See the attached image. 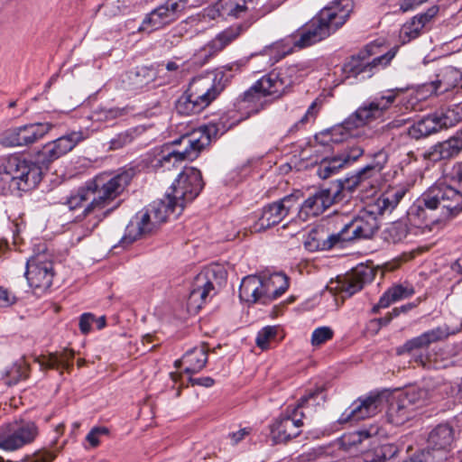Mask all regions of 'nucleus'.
Segmentation results:
<instances>
[{
    "label": "nucleus",
    "instance_id": "1",
    "mask_svg": "<svg viewBox=\"0 0 462 462\" xmlns=\"http://www.w3.org/2000/svg\"><path fill=\"white\" fill-rule=\"evenodd\" d=\"M129 181L130 177L126 172H103L87 182L92 193L93 202L87 205L83 210V215L88 217L84 236H88L116 208L111 204L124 191Z\"/></svg>",
    "mask_w": 462,
    "mask_h": 462
},
{
    "label": "nucleus",
    "instance_id": "2",
    "mask_svg": "<svg viewBox=\"0 0 462 462\" xmlns=\"http://www.w3.org/2000/svg\"><path fill=\"white\" fill-rule=\"evenodd\" d=\"M404 195L403 189H393L369 202L356 217L345 223L339 230L342 245L355 239L370 238L379 227L378 216L392 212Z\"/></svg>",
    "mask_w": 462,
    "mask_h": 462
},
{
    "label": "nucleus",
    "instance_id": "3",
    "mask_svg": "<svg viewBox=\"0 0 462 462\" xmlns=\"http://www.w3.org/2000/svg\"><path fill=\"white\" fill-rule=\"evenodd\" d=\"M226 80L225 68L194 78L177 101L178 113L185 116L200 113L224 90Z\"/></svg>",
    "mask_w": 462,
    "mask_h": 462
},
{
    "label": "nucleus",
    "instance_id": "4",
    "mask_svg": "<svg viewBox=\"0 0 462 462\" xmlns=\"http://www.w3.org/2000/svg\"><path fill=\"white\" fill-rule=\"evenodd\" d=\"M41 180V168L20 156H10L0 166V193L3 195L31 190Z\"/></svg>",
    "mask_w": 462,
    "mask_h": 462
},
{
    "label": "nucleus",
    "instance_id": "5",
    "mask_svg": "<svg viewBox=\"0 0 462 462\" xmlns=\"http://www.w3.org/2000/svg\"><path fill=\"white\" fill-rule=\"evenodd\" d=\"M293 71L292 69L273 70L258 79L244 93L243 103L245 107L257 113L263 108L265 97L277 98L282 96L294 82L291 77Z\"/></svg>",
    "mask_w": 462,
    "mask_h": 462
},
{
    "label": "nucleus",
    "instance_id": "6",
    "mask_svg": "<svg viewBox=\"0 0 462 462\" xmlns=\"http://www.w3.org/2000/svg\"><path fill=\"white\" fill-rule=\"evenodd\" d=\"M243 32L241 25H233L220 32L211 41L197 50L189 63L181 66L175 61H168L165 65L167 71L173 73L175 80H180L186 75V67L190 63L196 67H202L217 57L228 45L235 42Z\"/></svg>",
    "mask_w": 462,
    "mask_h": 462
},
{
    "label": "nucleus",
    "instance_id": "7",
    "mask_svg": "<svg viewBox=\"0 0 462 462\" xmlns=\"http://www.w3.org/2000/svg\"><path fill=\"white\" fill-rule=\"evenodd\" d=\"M171 213L176 211L172 208L171 202L167 203L165 199L154 201L144 211L137 213L132 218L120 243L125 246L142 236L152 234L167 220Z\"/></svg>",
    "mask_w": 462,
    "mask_h": 462
},
{
    "label": "nucleus",
    "instance_id": "8",
    "mask_svg": "<svg viewBox=\"0 0 462 462\" xmlns=\"http://www.w3.org/2000/svg\"><path fill=\"white\" fill-rule=\"evenodd\" d=\"M212 134H216L215 126H205L173 141L172 144L178 145L180 148L163 154L158 160L160 165L170 170V166L174 167L177 162L195 160L200 152L209 144Z\"/></svg>",
    "mask_w": 462,
    "mask_h": 462
},
{
    "label": "nucleus",
    "instance_id": "9",
    "mask_svg": "<svg viewBox=\"0 0 462 462\" xmlns=\"http://www.w3.org/2000/svg\"><path fill=\"white\" fill-rule=\"evenodd\" d=\"M323 387H317L310 390L306 394L300 397L296 406H288L284 413L272 426V436L276 443H286L301 433L303 426L304 413L301 408L318 396L323 393Z\"/></svg>",
    "mask_w": 462,
    "mask_h": 462
},
{
    "label": "nucleus",
    "instance_id": "10",
    "mask_svg": "<svg viewBox=\"0 0 462 462\" xmlns=\"http://www.w3.org/2000/svg\"><path fill=\"white\" fill-rule=\"evenodd\" d=\"M354 8L352 0H336L324 7L306 26L318 42L328 38L342 27Z\"/></svg>",
    "mask_w": 462,
    "mask_h": 462
},
{
    "label": "nucleus",
    "instance_id": "11",
    "mask_svg": "<svg viewBox=\"0 0 462 462\" xmlns=\"http://www.w3.org/2000/svg\"><path fill=\"white\" fill-rule=\"evenodd\" d=\"M434 189H442L441 184L430 188L421 198L413 204L408 213L407 220L409 225L420 231V234L426 235L428 233L438 231L442 225V222L439 219H429L427 209L435 210L441 209V213L445 217H454L448 212L447 205L444 204L441 199H431Z\"/></svg>",
    "mask_w": 462,
    "mask_h": 462
},
{
    "label": "nucleus",
    "instance_id": "12",
    "mask_svg": "<svg viewBox=\"0 0 462 462\" xmlns=\"http://www.w3.org/2000/svg\"><path fill=\"white\" fill-rule=\"evenodd\" d=\"M204 186L201 172L193 167H187L178 175L167 192L165 200L180 215L185 205L199 196Z\"/></svg>",
    "mask_w": 462,
    "mask_h": 462
},
{
    "label": "nucleus",
    "instance_id": "13",
    "mask_svg": "<svg viewBox=\"0 0 462 462\" xmlns=\"http://www.w3.org/2000/svg\"><path fill=\"white\" fill-rule=\"evenodd\" d=\"M39 435L37 424L29 420L19 419L0 427V448L15 451L32 444Z\"/></svg>",
    "mask_w": 462,
    "mask_h": 462
},
{
    "label": "nucleus",
    "instance_id": "14",
    "mask_svg": "<svg viewBox=\"0 0 462 462\" xmlns=\"http://www.w3.org/2000/svg\"><path fill=\"white\" fill-rule=\"evenodd\" d=\"M429 392L426 389L411 387L400 394L391 403L387 411V420L395 426H401L414 416L415 411L426 405Z\"/></svg>",
    "mask_w": 462,
    "mask_h": 462
},
{
    "label": "nucleus",
    "instance_id": "15",
    "mask_svg": "<svg viewBox=\"0 0 462 462\" xmlns=\"http://www.w3.org/2000/svg\"><path fill=\"white\" fill-rule=\"evenodd\" d=\"M88 137V131L79 130L68 133L56 140L46 143L39 152V163L49 165L61 156L72 151L79 143Z\"/></svg>",
    "mask_w": 462,
    "mask_h": 462
},
{
    "label": "nucleus",
    "instance_id": "16",
    "mask_svg": "<svg viewBox=\"0 0 462 462\" xmlns=\"http://www.w3.org/2000/svg\"><path fill=\"white\" fill-rule=\"evenodd\" d=\"M25 276L30 287L45 291L51 287L54 277L51 255L42 253L32 256L26 263Z\"/></svg>",
    "mask_w": 462,
    "mask_h": 462
},
{
    "label": "nucleus",
    "instance_id": "17",
    "mask_svg": "<svg viewBox=\"0 0 462 462\" xmlns=\"http://www.w3.org/2000/svg\"><path fill=\"white\" fill-rule=\"evenodd\" d=\"M409 87L394 88L382 92L380 97H375L374 100L364 104L356 112H354L353 118H358L359 124L370 123L380 117L395 102L396 98L405 93Z\"/></svg>",
    "mask_w": 462,
    "mask_h": 462
},
{
    "label": "nucleus",
    "instance_id": "18",
    "mask_svg": "<svg viewBox=\"0 0 462 462\" xmlns=\"http://www.w3.org/2000/svg\"><path fill=\"white\" fill-rule=\"evenodd\" d=\"M393 56V53L387 52L370 60L367 51H361L356 56H353L345 64L344 70L348 74V76L368 79L371 78L380 68H383L389 64Z\"/></svg>",
    "mask_w": 462,
    "mask_h": 462
},
{
    "label": "nucleus",
    "instance_id": "19",
    "mask_svg": "<svg viewBox=\"0 0 462 462\" xmlns=\"http://www.w3.org/2000/svg\"><path fill=\"white\" fill-rule=\"evenodd\" d=\"M184 7L182 0H167L145 16L139 30L152 32L161 29L176 21Z\"/></svg>",
    "mask_w": 462,
    "mask_h": 462
},
{
    "label": "nucleus",
    "instance_id": "20",
    "mask_svg": "<svg viewBox=\"0 0 462 462\" xmlns=\"http://www.w3.org/2000/svg\"><path fill=\"white\" fill-rule=\"evenodd\" d=\"M382 402L383 399L379 394L358 398L341 413L337 421L341 424L352 423L374 416L381 411Z\"/></svg>",
    "mask_w": 462,
    "mask_h": 462
},
{
    "label": "nucleus",
    "instance_id": "21",
    "mask_svg": "<svg viewBox=\"0 0 462 462\" xmlns=\"http://www.w3.org/2000/svg\"><path fill=\"white\" fill-rule=\"evenodd\" d=\"M298 208V197L291 194L263 208L257 229H266L279 224L293 209Z\"/></svg>",
    "mask_w": 462,
    "mask_h": 462
},
{
    "label": "nucleus",
    "instance_id": "22",
    "mask_svg": "<svg viewBox=\"0 0 462 462\" xmlns=\"http://www.w3.org/2000/svg\"><path fill=\"white\" fill-rule=\"evenodd\" d=\"M214 279H216V271L213 268H207L195 277L189 297V303L191 306L200 308L208 297L216 293Z\"/></svg>",
    "mask_w": 462,
    "mask_h": 462
},
{
    "label": "nucleus",
    "instance_id": "23",
    "mask_svg": "<svg viewBox=\"0 0 462 462\" xmlns=\"http://www.w3.org/2000/svg\"><path fill=\"white\" fill-rule=\"evenodd\" d=\"M374 271L368 266H359L346 274L343 278H339L336 282L335 289L343 296L350 297L356 292L363 289L365 284L374 280Z\"/></svg>",
    "mask_w": 462,
    "mask_h": 462
},
{
    "label": "nucleus",
    "instance_id": "24",
    "mask_svg": "<svg viewBox=\"0 0 462 462\" xmlns=\"http://www.w3.org/2000/svg\"><path fill=\"white\" fill-rule=\"evenodd\" d=\"M388 162V153L380 150L373 156L372 162L348 180L349 188L361 187L363 189L373 186L372 180L377 177Z\"/></svg>",
    "mask_w": 462,
    "mask_h": 462
},
{
    "label": "nucleus",
    "instance_id": "25",
    "mask_svg": "<svg viewBox=\"0 0 462 462\" xmlns=\"http://www.w3.org/2000/svg\"><path fill=\"white\" fill-rule=\"evenodd\" d=\"M453 333L454 332L449 331L448 327L446 325L437 327L408 340L403 346L398 348L397 353L402 355L404 353H411L418 349H424L432 343L446 339Z\"/></svg>",
    "mask_w": 462,
    "mask_h": 462
},
{
    "label": "nucleus",
    "instance_id": "26",
    "mask_svg": "<svg viewBox=\"0 0 462 462\" xmlns=\"http://www.w3.org/2000/svg\"><path fill=\"white\" fill-rule=\"evenodd\" d=\"M455 179L458 182V189L441 184L442 189H434L431 199H441L451 215H457L462 211V168H459Z\"/></svg>",
    "mask_w": 462,
    "mask_h": 462
},
{
    "label": "nucleus",
    "instance_id": "27",
    "mask_svg": "<svg viewBox=\"0 0 462 462\" xmlns=\"http://www.w3.org/2000/svg\"><path fill=\"white\" fill-rule=\"evenodd\" d=\"M334 202V196L329 189H319L310 196L301 204L299 209V217L307 220L310 217H317L322 214Z\"/></svg>",
    "mask_w": 462,
    "mask_h": 462
},
{
    "label": "nucleus",
    "instance_id": "28",
    "mask_svg": "<svg viewBox=\"0 0 462 462\" xmlns=\"http://www.w3.org/2000/svg\"><path fill=\"white\" fill-rule=\"evenodd\" d=\"M335 246H343L338 232L328 235L323 226L312 228L304 241V247L310 252L329 250Z\"/></svg>",
    "mask_w": 462,
    "mask_h": 462
},
{
    "label": "nucleus",
    "instance_id": "29",
    "mask_svg": "<svg viewBox=\"0 0 462 462\" xmlns=\"http://www.w3.org/2000/svg\"><path fill=\"white\" fill-rule=\"evenodd\" d=\"M438 7L432 6L425 13L415 15L405 23L400 30V38L403 43L419 37L422 30L431 22L438 14Z\"/></svg>",
    "mask_w": 462,
    "mask_h": 462
},
{
    "label": "nucleus",
    "instance_id": "30",
    "mask_svg": "<svg viewBox=\"0 0 462 462\" xmlns=\"http://www.w3.org/2000/svg\"><path fill=\"white\" fill-rule=\"evenodd\" d=\"M462 151V135L453 136L444 142L438 143L423 153L425 160L437 162L450 159Z\"/></svg>",
    "mask_w": 462,
    "mask_h": 462
},
{
    "label": "nucleus",
    "instance_id": "31",
    "mask_svg": "<svg viewBox=\"0 0 462 462\" xmlns=\"http://www.w3.org/2000/svg\"><path fill=\"white\" fill-rule=\"evenodd\" d=\"M454 440L453 428L447 423L439 424L429 434L428 448L432 450L449 451Z\"/></svg>",
    "mask_w": 462,
    "mask_h": 462
},
{
    "label": "nucleus",
    "instance_id": "32",
    "mask_svg": "<svg viewBox=\"0 0 462 462\" xmlns=\"http://www.w3.org/2000/svg\"><path fill=\"white\" fill-rule=\"evenodd\" d=\"M239 298L245 302L255 303L261 301L264 304L262 277L249 275L244 278L239 288Z\"/></svg>",
    "mask_w": 462,
    "mask_h": 462
},
{
    "label": "nucleus",
    "instance_id": "33",
    "mask_svg": "<svg viewBox=\"0 0 462 462\" xmlns=\"http://www.w3.org/2000/svg\"><path fill=\"white\" fill-rule=\"evenodd\" d=\"M264 304L279 298L289 287L288 278L285 274L275 273L269 276H263Z\"/></svg>",
    "mask_w": 462,
    "mask_h": 462
},
{
    "label": "nucleus",
    "instance_id": "34",
    "mask_svg": "<svg viewBox=\"0 0 462 462\" xmlns=\"http://www.w3.org/2000/svg\"><path fill=\"white\" fill-rule=\"evenodd\" d=\"M208 362V349L205 346H199L189 349L182 356L181 360L175 362V366L180 364L185 365V372L188 374H196L202 370Z\"/></svg>",
    "mask_w": 462,
    "mask_h": 462
},
{
    "label": "nucleus",
    "instance_id": "35",
    "mask_svg": "<svg viewBox=\"0 0 462 462\" xmlns=\"http://www.w3.org/2000/svg\"><path fill=\"white\" fill-rule=\"evenodd\" d=\"M75 353L71 349H64L58 353H51L48 356H42L37 358V362L43 369H63L69 371L72 366L71 360Z\"/></svg>",
    "mask_w": 462,
    "mask_h": 462
},
{
    "label": "nucleus",
    "instance_id": "36",
    "mask_svg": "<svg viewBox=\"0 0 462 462\" xmlns=\"http://www.w3.org/2000/svg\"><path fill=\"white\" fill-rule=\"evenodd\" d=\"M414 289L411 285L397 284L389 288L380 298L378 303L373 307V312L376 313L381 308H387L392 303L407 299L414 294Z\"/></svg>",
    "mask_w": 462,
    "mask_h": 462
},
{
    "label": "nucleus",
    "instance_id": "37",
    "mask_svg": "<svg viewBox=\"0 0 462 462\" xmlns=\"http://www.w3.org/2000/svg\"><path fill=\"white\" fill-rule=\"evenodd\" d=\"M435 115H430L410 126L406 132L407 135L415 140L428 137L439 131V125Z\"/></svg>",
    "mask_w": 462,
    "mask_h": 462
},
{
    "label": "nucleus",
    "instance_id": "38",
    "mask_svg": "<svg viewBox=\"0 0 462 462\" xmlns=\"http://www.w3.org/2000/svg\"><path fill=\"white\" fill-rule=\"evenodd\" d=\"M243 3L240 0H219L212 9L208 10V15L213 19L217 17H239L244 14Z\"/></svg>",
    "mask_w": 462,
    "mask_h": 462
},
{
    "label": "nucleus",
    "instance_id": "39",
    "mask_svg": "<svg viewBox=\"0 0 462 462\" xmlns=\"http://www.w3.org/2000/svg\"><path fill=\"white\" fill-rule=\"evenodd\" d=\"M354 113L350 115L342 124L337 125L328 131L329 139L333 143H340L352 135V131L364 126L359 124L358 118H353Z\"/></svg>",
    "mask_w": 462,
    "mask_h": 462
},
{
    "label": "nucleus",
    "instance_id": "40",
    "mask_svg": "<svg viewBox=\"0 0 462 462\" xmlns=\"http://www.w3.org/2000/svg\"><path fill=\"white\" fill-rule=\"evenodd\" d=\"M25 145H30L45 136L54 125L50 122L34 123L21 126Z\"/></svg>",
    "mask_w": 462,
    "mask_h": 462
},
{
    "label": "nucleus",
    "instance_id": "41",
    "mask_svg": "<svg viewBox=\"0 0 462 462\" xmlns=\"http://www.w3.org/2000/svg\"><path fill=\"white\" fill-rule=\"evenodd\" d=\"M408 224L402 220L391 223L383 233V239L392 244L403 242L409 236Z\"/></svg>",
    "mask_w": 462,
    "mask_h": 462
},
{
    "label": "nucleus",
    "instance_id": "42",
    "mask_svg": "<svg viewBox=\"0 0 462 462\" xmlns=\"http://www.w3.org/2000/svg\"><path fill=\"white\" fill-rule=\"evenodd\" d=\"M439 131L456 125L462 119V111L458 107L448 108L439 113H435Z\"/></svg>",
    "mask_w": 462,
    "mask_h": 462
},
{
    "label": "nucleus",
    "instance_id": "43",
    "mask_svg": "<svg viewBox=\"0 0 462 462\" xmlns=\"http://www.w3.org/2000/svg\"><path fill=\"white\" fill-rule=\"evenodd\" d=\"M154 74L152 70L147 68H138L128 74L130 85L134 89H140L147 86L153 80Z\"/></svg>",
    "mask_w": 462,
    "mask_h": 462
},
{
    "label": "nucleus",
    "instance_id": "44",
    "mask_svg": "<svg viewBox=\"0 0 462 462\" xmlns=\"http://www.w3.org/2000/svg\"><path fill=\"white\" fill-rule=\"evenodd\" d=\"M141 131L138 128L126 129L115 135L109 142L110 150H118L131 143L139 134Z\"/></svg>",
    "mask_w": 462,
    "mask_h": 462
},
{
    "label": "nucleus",
    "instance_id": "45",
    "mask_svg": "<svg viewBox=\"0 0 462 462\" xmlns=\"http://www.w3.org/2000/svg\"><path fill=\"white\" fill-rule=\"evenodd\" d=\"M296 38L294 34H291L275 43H273L269 51L272 54L277 55V60L284 58L286 55L291 53L295 49H298L295 45Z\"/></svg>",
    "mask_w": 462,
    "mask_h": 462
},
{
    "label": "nucleus",
    "instance_id": "46",
    "mask_svg": "<svg viewBox=\"0 0 462 462\" xmlns=\"http://www.w3.org/2000/svg\"><path fill=\"white\" fill-rule=\"evenodd\" d=\"M84 202H88V205L93 202L92 193L88 184L67 198L65 204L70 210H74L81 207Z\"/></svg>",
    "mask_w": 462,
    "mask_h": 462
},
{
    "label": "nucleus",
    "instance_id": "47",
    "mask_svg": "<svg viewBox=\"0 0 462 462\" xmlns=\"http://www.w3.org/2000/svg\"><path fill=\"white\" fill-rule=\"evenodd\" d=\"M343 167L344 164L342 163L341 159L337 155L330 159H324L320 162L317 172L319 178L328 179L336 174L338 170Z\"/></svg>",
    "mask_w": 462,
    "mask_h": 462
},
{
    "label": "nucleus",
    "instance_id": "48",
    "mask_svg": "<svg viewBox=\"0 0 462 462\" xmlns=\"http://www.w3.org/2000/svg\"><path fill=\"white\" fill-rule=\"evenodd\" d=\"M0 144L5 147L24 146L22 127H15L5 131L0 138Z\"/></svg>",
    "mask_w": 462,
    "mask_h": 462
},
{
    "label": "nucleus",
    "instance_id": "49",
    "mask_svg": "<svg viewBox=\"0 0 462 462\" xmlns=\"http://www.w3.org/2000/svg\"><path fill=\"white\" fill-rule=\"evenodd\" d=\"M125 114V110L124 108L99 107L92 112L91 119L94 121H99V122H110L114 119L123 116Z\"/></svg>",
    "mask_w": 462,
    "mask_h": 462
},
{
    "label": "nucleus",
    "instance_id": "50",
    "mask_svg": "<svg viewBox=\"0 0 462 462\" xmlns=\"http://www.w3.org/2000/svg\"><path fill=\"white\" fill-rule=\"evenodd\" d=\"M278 328L274 326H267L263 328L257 334L255 339L256 346L262 350L269 348L271 343L275 340Z\"/></svg>",
    "mask_w": 462,
    "mask_h": 462
},
{
    "label": "nucleus",
    "instance_id": "51",
    "mask_svg": "<svg viewBox=\"0 0 462 462\" xmlns=\"http://www.w3.org/2000/svg\"><path fill=\"white\" fill-rule=\"evenodd\" d=\"M294 36L296 38L295 45L299 50L310 47L319 42L307 26L294 33Z\"/></svg>",
    "mask_w": 462,
    "mask_h": 462
},
{
    "label": "nucleus",
    "instance_id": "52",
    "mask_svg": "<svg viewBox=\"0 0 462 462\" xmlns=\"http://www.w3.org/2000/svg\"><path fill=\"white\" fill-rule=\"evenodd\" d=\"M380 427L377 425H370L368 428H364L358 431L352 433L349 438L353 444L362 442L363 439L375 437L380 434Z\"/></svg>",
    "mask_w": 462,
    "mask_h": 462
},
{
    "label": "nucleus",
    "instance_id": "53",
    "mask_svg": "<svg viewBox=\"0 0 462 462\" xmlns=\"http://www.w3.org/2000/svg\"><path fill=\"white\" fill-rule=\"evenodd\" d=\"M415 362L428 369H440L446 367L441 362H439L435 355L430 353L419 354L414 356Z\"/></svg>",
    "mask_w": 462,
    "mask_h": 462
},
{
    "label": "nucleus",
    "instance_id": "54",
    "mask_svg": "<svg viewBox=\"0 0 462 462\" xmlns=\"http://www.w3.org/2000/svg\"><path fill=\"white\" fill-rule=\"evenodd\" d=\"M364 153V149L358 145L347 146L345 150L338 154L344 166L356 162Z\"/></svg>",
    "mask_w": 462,
    "mask_h": 462
},
{
    "label": "nucleus",
    "instance_id": "55",
    "mask_svg": "<svg viewBox=\"0 0 462 462\" xmlns=\"http://www.w3.org/2000/svg\"><path fill=\"white\" fill-rule=\"evenodd\" d=\"M334 332L328 327H319L311 335V345L319 346L333 337Z\"/></svg>",
    "mask_w": 462,
    "mask_h": 462
},
{
    "label": "nucleus",
    "instance_id": "56",
    "mask_svg": "<svg viewBox=\"0 0 462 462\" xmlns=\"http://www.w3.org/2000/svg\"><path fill=\"white\" fill-rule=\"evenodd\" d=\"M108 434V429L106 427H95L87 435L86 440L90 444L92 448H96L99 445V437L101 435Z\"/></svg>",
    "mask_w": 462,
    "mask_h": 462
},
{
    "label": "nucleus",
    "instance_id": "57",
    "mask_svg": "<svg viewBox=\"0 0 462 462\" xmlns=\"http://www.w3.org/2000/svg\"><path fill=\"white\" fill-rule=\"evenodd\" d=\"M121 0L112 1L105 5L106 15L116 16L120 14H125L128 10V6L119 7Z\"/></svg>",
    "mask_w": 462,
    "mask_h": 462
},
{
    "label": "nucleus",
    "instance_id": "58",
    "mask_svg": "<svg viewBox=\"0 0 462 462\" xmlns=\"http://www.w3.org/2000/svg\"><path fill=\"white\" fill-rule=\"evenodd\" d=\"M121 0L112 1L105 5L106 15L116 16L120 14H125L128 10V6L119 7Z\"/></svg>",
    "mask_w": 462,
    "mask_h": 462
},
{
    "label": "nucleus",
    "instance_id": "59",
    "mask_svg": "<svg viewBox=\"0 0 462 462\" xmlns=\"http://www.w3.org/2000/svg\"><path fill=\"white\" fill-rule=\"evenodd\" d=\"M95 320V316L91 313H84L79 319V329L83 334H88L91 329V324Z\"/></svg>",
    "mask_w": 462,
    "mask_h": 462
},
{
    "label": "nucleus",
    "instance_id": "60",
    "mask_svg": "<svg viewBox=\"0 0 462 462\" xmlns=\"http://www.w3.org/2000/svg\"><path fill=\"white\" fill-rule=\"evenodd\" d=\"M56 454L47 449L39 450L32 456L31 462H51Z\"/></svg>",
    "mask_w": 462,
    "mask_h": 462
},
{
    "label": "nucleus",
    "instance_id": "61",
    "mask_svg": "<svg viewBox=\"0 0 462 462\" xmlns=\"http://www.w3.org/2000/svg\"><path fill=\"white\" fill-rule=\"evenodd\" d=\"M319 109L317 108V102L314 101L306 111L305 115L300 118L299 123L296 125H305L310 121H314L318 114Z\"/></svg>",
    "mask_w": 462,
    "mask_h": 462
},
{
    "label": "nucleus",
    "instance_id": "62",
    "mask_svg": "<svg viewBox=\"0 0 462 462\" xmlns=\"http://www.w3.org/2000/svg\"><path fill=\"white\" fill-rule=\"evenodd\" d=\"M15 297L7 290L0 287V307H8L14 303Z\"/></svg>",
    "mask_w": 462,
    "mask_h": 462
},
{
    "label": "nucleus",
    "instance_id": "63",
    "mask_svg": "<svg viewBox=\"0 0 462 462\" xmlns=\"http://www.w3.org/2000/svg\"><path fill=\"white\" fill-rule=\"evenodd\" d=\"M430 86L432 88V92L439 94L448 91L451 88L455 87V84H446L442 79H438L432 81Z\"/></svg>",
    "mask_w": 462,
    "mask_h": 462
},
{
    "label": "nucleus",
    "instance_id": "64",
    "mask_svg": "<svg viewBox=\"0 0 462 462\" xmlns=\"http://www.w3.org/2000/svg\"><path fill=\"white\" fill-rule=\"evenodd\" d=\"M426 1L427 0H400V8L402 12H407Z\"/></svg>",
    "mask_w": 462,
    "mask_h": 462
}]
</instances>
